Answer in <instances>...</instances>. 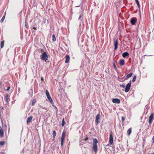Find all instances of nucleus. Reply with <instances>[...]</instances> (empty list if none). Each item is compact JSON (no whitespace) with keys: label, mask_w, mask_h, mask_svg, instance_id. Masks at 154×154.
<instances>
[{"label":"nucleus","mask_w":154,"mask_h":154,"mask_svg":"<svg viewBox=\"0 0 154 154\" xmlns=\"http://www.w3.org/2000/svg\"><path fill=\"white\" fill-rule=\"evenodd\" d=\"M43 51V49H41V51L42 52V51Z\"/></svg>","instance_id":"ea45409f"},{"label":"nucleus","mask_w":154,"mask_h":154,"mask_svg":"<svg viewBox=\"0 0 154 154\" xmlns=\"http://www.w3.org/2000/svg\"><path fill=\"white\" fill-rule=\"evenodd\" d=\"M136 76H134L133 77V79H132V81L133 82H134L135 81L136 79Z\"/></svg>","instance_id":"c756f323"},{"label":"nucleus","mask_w":154,"mask_h":154,"mask_svg":"<svg viewBox=\"0 0 154 154\" xmlns=\"http://www.w3.org/2000/svg\"><path fill=\"white\" fill-rule=\"evenodd\" d=\"M81 17H81V15H80L79 17V19H80L81 18Z\"/></svg>","instance_id":"4c0bfd02"},{"label":"nucleus","mask_w":154,"mask_h":154,"mask_svg":"<svg viewBox=\"0 0 154 154\" xmlns=\"http://www.w3.org/2000/svg\"><path fill=\"white\" fill-rule=\"evenodd\" d=\"M56 131L54 130L53 131V133H52V134H53V137L54 138H55V137L56 136Z\"/></svg>","instance_id":"4be33fe9"},{"label":"nucleus","mask_w":154,"mask_h":154,"mask_svg":"<svg viewBox=\"0 0 154 154\" xmlns=\"http://www.w3.org/2000/svg\"><path fill=\"white\" fill-rule=\"evenodd\" d=\"M36 102V99H33L32 102V105L34 106L35 105Z\"/></svg>","instance_id":"412c9836"},{"label":"nucleus","mask_w":154,"mask_h":154,"mask_svg":"<svg viewBox=\"0 0 154 154\" xmlns=\"http://www.w3.org/2000/svg\"><path fill=\"white\" fill-rule=\"evenodd\" d=\"M4 43H5V41L4 40L2 41L1 42V48H2L4 46Z\"/></svg>","instance_id":"aec40b11"},{"label":"nucleus","mask_w":154,"mask_h":154,"mask_svg":"<svg viewBox=\"0 0 154 154\" xmlns=\"http://www.w3.org/2000/svg\"><path fill=\"white\" fill-rule=\"evenodd\" d=\"M152 140H153V143H154V136L152 138Z\"/></svg>","instance_id":"e433bc0d"},{"label":"nucleus","mask_w":154,"mask_h":154,"mask_svg":"<svg viewBox=\"0 0 154 154\" xmlns=\"http://www.w3.org/2000/svg\"><path fill=\"white\" fill-rule=\"evenodd\" d=\"M32 116H30L29 117H28V118L26 120V122L27 123H29L30 122L31 120H32Z\"/></svg>","instance_id":"2eb2a0df"},{"label":"nucleus","mask_w":154,"mask_h":154,"mask_svg":"<svg viewBox=\"0 0 154 154\" xmlns=\"http://www.w3.org/2000/svg\"><path fill=\"white\" fill-rule=\"evenodd\" d=\"M152 154H154V152H153V153H152Z\"/></svg>","instance_id":"a19ab883"},{"label":"nucleus","mask_w":154,"mask_h":154,"mask_svg":"<svg viewBox=\"0 0 154 154\" xmlns=\"http://www.w3.org/2000/svg\"><path fill=\"white\" fill-rule=\"evenodd\" d=\"M66 60L65 61V63H68L70 60V57H69L68 55H66L65 56Z\"/></svg>","instance_id":"f8f14e48"},{"label":"nucleus","mask_w":154,"mask_h":154,"mask_svg":"<svg viewBox=\"0 0 154 154\" xmlns=\"http://www.w3.org/2000/svg\"><path fill=\"white\" fill-rule=\"evenodd\" d=\"M113 67H114L115 70L116 71H117V68L116 66V65L115 61L113 62Z\"/></svg>","instance_id":"393cba45"},{"label":"nucleus","mask_w":154,"mask_h":154,"mask_svg":"<svg viewBox=\"0 0 154 154\" xmlns=\"http://www.w3.org/2000/svg\"><path fill=\"white\" fill-rule=\"evenodd\" d=\"M45 93L47 97L50 96L48 90H46V91Z\"/></svg>","instance_id":"a878e982"},{"label":"nucleus","mask_w":154,"mask_h":154,"mask_svg":"<svg viewBox=\"0 0 154 154\" xmlns=\"http://www.w3.org/2000/svg\"><path fill=\"white\" fill-rule=\"evenodd\" d=\"M41 80L42 81H44V79L43 78V77L42 76L41 78Z\"/></svg>","instance_id":"c9c22d12"},{"label":"nucleus","mask_w":154,"mask_h":154,"mask_svg":"<svg viewBox=\"0 0 154 154\" xmlns=\"http://www.w3.org/2000/svg\"><path fill=\"white\" fill-rule=\"evenodd\" d=\"M0 136L1 137H3L4 136V133L1 126H0Z\"/></svg>","instance_id":"4468645a"},{"label":"nucleus","mask_w":154,"mask_h":154,"mask_svg":"<svg viewBox=\"0 0 154 154\" xmlns=\"http://www.w3.org/2000/svg\"><path fill=\"white\" fill-rule=\"evenodd\" d=\"M10 89V87L9 86L8 87L7 89L6 90L7 91H9Z\"/></svg>","instance_id":"2f4dec72"},{"label":"nucleus","mask_w":154,"mask_h":154,"mask_svg":"<svg viewBox=\"0 0 154 154\" xmlns=\"http://www.w3.org/2000/svg\"><path fill=\"white\" fill-rule=\"evenodd\" d=\"M129 55V53L127 52H124L122 54V56L123 57H125L128 56Z\"/></svg>","instance_id":"dca6fc26"},{"label":"nucleus","mask_w":154,"mask_h":154,"mask_svg":"<svg viewBox=\"0 0 154 154\" xmlns=\"http://www.w3.org/2000/svg\"><path fill=\"white\" fill-rule=\"evenodd\" d=\"M40 57L43 60L46 61L48 60V56L46 52H44L42 53V55L40 56Z\"/></svg>","instance_id":"7ed1b4c3"},{"label":"nucleus","mask_w":154,"mask_h":154,"mask_svg":"<svg viewBox=\"0 0 154 154\" xmlns=\"http://www.w3.org/2000/svg\"><path fill=\"white\" fill-rule=\"evenodd\" d=\"M98 142V141L96 138H94L93 140V145L92 146V149L94 152H97V143Z\"/></svg>","instance_id":"f257e3e1"},{"label":"nucleus","mask_w":154,"mask_h":154,"mask_svg":"<svg viewBox=\"0 0 154 154\" xmlns=\"http://www.w3.org/2000/svg\"><path fill=\"white\" fill-rule=\"evenodd\" d=\"M113 142V137L112 136V132H111V133L110 134L109 136V142L110 144L111 145L112 144Z\"/></svg>","instance_id":"0eeeda50"},{"label":"nucleus","mask_w":154,"mask_h":154,"mask_svg":"<svg viewBox=\"0 0 154 154\" xmlns=\"http://www.w3.org/2000/svg\"><path fill=\"white\" fill-rule=\"evenodd\" d=\"M65 124V122L64 121V119L63 118V119H62V124L61 125L63 127L64 126V125Z\"/></svg>","instance_id":"5701e85b"},{"label":"nucleus","mask_w":154,"mask_h":154,"mask_svg":"<svg viewBox=\"0 0 154 154\" xmlns=\"http://www.w3.org/2000/svg\"><path fill=\"white\" fill-rule=\"evenodd\" d=\"M119 63L120 66H123L125 64V60L124 59H121L119 60Z\"/></svg>","instance_id":"9b49d317"},{"label":"nucleus","mask_w":154,"mask_h":154,"mask_svg":"<svg viewBox=\"0 0 154 154\" xmlns=\"http://www.w3.org/2000/svg\"><path fill=\"white\" fill-rule=\"evenodd\" d=\"M88 139V136H86V137H85V139L84 140L87 141Z\"/></svg>","instance_id":"473e14b6"},{"label":"nucleus","mask_w":154,"mask_h":154,"mask_svg":"<svg viewBox=\"0 0 154 154\" xmlns=\"http://www.w3.org/2000/svg\"><path fill=\"white\" fill-rule=\"evenodd\" d=\"M132 75V73H130L128 74L126 76V78H125V79H128Z\"/></svg>","instance_id":"6ab92c4d"},{"label":"nucleus","mask_w":154,"mask_h":154,"mask_svg":"<svg viewBox=\"0 0 154 154\" xmlns=\"http://www.w3.org/2000/svg\"><path fill=\"white\" fill-rule=\"evenodd\" d=\"M154 119V114L152 113L149 118V124H151L152 122V120Z\"/></svg>","instance_id":"423d86ee"},{"label":"nucleus","mask_w":154,"mask_h":154,"mask_svg":"<svg viewBox=\"0 0 154 154\" xmlns=\"http://www.w3.org/2000/svg\"><path fill=\"white\" fill-rule=\"evenodd\" d=\"M33 29L35 30L36 29V28L34 27H33Z\"/></svg>","instance_id":"58836bf2"},{"label":"nucleus","mask_w":154,"mask_h":154,"mask_svg":"<svg viewBox=\"0 0 154 154\" xmlns=\"http://www.w3.org/2000/svg\"><path fill=\"white\" fill-rule=\"evenodd\" d=\"M100 114L99 113L96 116L95 118V122L97 125H98L99 123V120L100 118Z\"/></svg>","instance_id":"6e6552de"},{"label":"nucleus","mask_w":154,"mask_h":154,"mask_svg":"<svg viewBox=\"0 0 154 154\" xmlns=\"http://www.w3.org/2000/svg\"><path fill=\"white\" fill-rule=\"evenodd\" d=\"M120 86L121 87L124 88L125 87V86L124 85H120Z\"/></svg>","instance_id":"72a5a7b5"},{"label":"nucleus","mask_w":154,"mask_h":154,"mask_svg":"<svg viewBox=\"0 0 154 154\" xmlns=\"http://www.w3.org/2000/svg\"><path fill=\"white\" fill-rule=\"evenodd\" d=\"M9 95L8 94H6L5 97V100L7 103H9Z\"/></svg>","instance_id":"ddd939ff"},{"label":"nucleus","mask_w":154,"mask_h":154,"mask_svg":"<svg viewBox=\"0 0 154 154\" xmlns=\"http://www.w3.org/2000/svg\"><path fill=\"white\" fill-rule=\"evenodd\" d=\"M131 85L130 82L127 84L125 90V92H128L129 91L131 87Z\"/></svg>","instance_id":"39448f33"},{"label":"nucleus","mask_w":154,"mask_h":154,"mask_svg":"<svg viewBox=\"0 0 154 154\" xmlns=\"http://www.w3.org/2000/svg\"><path fill=\"white\" fill-rule=\"evenodd\" d=\"M125 119L124 117L122 116V121L123 123L125 121Z\"/></svg>","instance_id":"7c9ffc66"},{"label":"nucleus","mask_w":154,"mask_h":154,"mask_svg":"<svg viewBox=\"0 0 154 154\" xmlns=\"http://www.w3.org/2000/svg\"><path fill=\"white\" fill-rule=\"evenodd\" d=\"M66 136V133L64 131L62 133L61 138L60 144L62 146H63L65 141V139Z\"/></svg>","instance_id":"f03ea898"},{"label":"nucleus","mask_w":154,"mask_h":154,"mask_svg":"<svg viewBox=\"0 0 154 154\" xmlns=\"http://www.w3.org/2000/svg\"><path fill=\"white\" fill-rule=\"evenodd\" d=\"M48 99L49 100L50 102L51 103V104H53L54 103V102L53 100H52L51 97L50 96H49V97H47Z\"/></svg>","instance_id":"f3484780"},{"label":"nucleus","mask_w":154,"mask_h":154,"mask_svg":"<svg viewBox=\"0 0 154 154\" xmlns=\"http://www.w3.org/2000/svg\"><path fill=\"white\" fill-rule=\"evenodd\" d=\"M131 132H132L131 128H129L128 130V131H127V133L128 135V136H129L130 135V134H131Z\"/></svg>","instance_id":"a211bd4d"},{"label":"nucleus","mask_w":154,"mask_h":154,"mask_svg":"<svg viewBox=\"0 0 154 154\" xmlns=\"http://www.w3.org/2000/svg\"><path fill=\"white\" fill-rule=\"evenodd\" d=\"M137 22V18L135 17H133L131 19L130 22L131 24L134 25Z\"/></svg>","instance_id":"9d476101"},{"label":"nucleus","mask_w":154,"mask_h":154,"mask_svg":"<svg viewBox=\"0 0 154 154\" xmlns=\"http://www.w3.org/2000/svg\"><path fill=\"white\" fill-rule=\"evenodd\" d=\"M114 50H116L118 48V39L114 38L113 39Z\"/></svg>","instance_id":"20e7f679"},{"label":"nucleus","mask_w":154,"mask_h":154,"mask_svg":"<svg viewBox=\"0 0 154 154\" xmlns=\"http://www.w3.org/2000/svg\"><path fill=\"white\" fill-rule=\"evenodd\" d=\"M135 0L136 3L137 4V6H138V8H140V4H139V3L138 0Z\"/></svg>","instance_id":"cd10ccee"},{"label":"nucleus","mask_w":154,"mask_h":154,"mask_svg":"<svg viewBox=\"0 0 154 154\" xmlns=\"http://www.w3.org/2000/svg\"><path fill=\"white\" fill-rule=\"evenodd\" d=\"M42 109H45V110L46 112H47L48 109H47V108H45L42 107Z\"/></svg>","instance_id":"f704fd0d"},{"label":"nucleus","mask_w":154,"mask_h":154,"mask_svg":"<svg viewBox=\"0 0 154 154\" xmlns=\"http://www.w3.org/2000/svg\"><path fill=\"white\" fill-rule=\"evenodd\" d=\"M5 15L4 16L2 17V18L0 20V21L1 23H2L3 22V21L5 19Z\"/></svg>","instance_id":"bb28decb"},{"label":"nucleus","mask_w":154,"mask_h":154,"mask_svg":"<svg viewBox=\"0 0 154 154\" xmlns=\"http://www.w3.org/2000/svg\"><path fill=\"white\" fill-rule=\"evenodd\" d=\"M52 40L53 42H54L56 41V39L55 36L54 34H53L52 35Z\"/></svg>","instance_id":"b1692460"},{"label":"nucleus","mask_w":154,"mask_h":154,"mask_svg":"<svg viewBox=\"0 0 154 154\" xmlns=\"http://www.w3.org/2000/svg\"><path fill=\"white\" fill-rule=\"evenodd\" d=\"M112 101L114 103L119 104L120 103V100L117 98H112Z\"/></svg>","instance_id":"1a4fd4ad"},{"label":"nucleus","mask_w":154,"mask_h":154,"mask_svg":"<svg viewBox=\"0 0 154 154\" xmlns=\"http://www.w3.org/2000/svg\"><path fill=\"white\" fill-rule=\"evenodd\" d=\"M5 144V142L4 141H0V145L1 146H2Z\"/></svg>","instance_id":"c85d7f7f"}]
</instances>
